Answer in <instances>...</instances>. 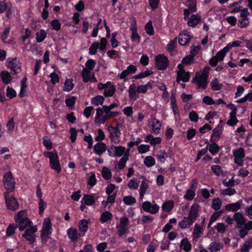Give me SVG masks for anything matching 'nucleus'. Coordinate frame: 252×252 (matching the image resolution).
Instances as JSON below:
<instances>
[{"instance_id":"obj_28","label":"nucleus","mask_w":252,"mask_h":252,"mask_svg":"<svg viewBox=\"0 0 252 252\" xmlns=\"http://www.w3.org/2000/svg\"><path fill=\"white\" fill-rule=\"evenodd\" d=\"M128 92L131 100H135L139 97V93L137 92L136 87L134 84H132L129 86Z\"/></svg>"},{"instance_id":"obj_14","label":"nucleus","mask_w":252,"mask_h":252,"mask_svg":"<svg viewBox=\"0 0 252 252\" xmlns=\"http://www.w3.org/2000/svg\"><path fill=\"white\" fill-rule=\"evenodd\" d=\"M228 52V48L224 47L210 60V64L213 66H216L219 62L223 60L226 54Z\"/></svg>"},{"instance_id":"obj_39","label":"nucleus","mask_w":252,"mask_h":252,"mask_svg":"<svg viewBox=\"0 0 252 252\" xmlns=\"http://www.w3.org/2000/svg\"><path fill=\"white\" fill-rule=\"evenodd\" d=\"M83 202L85 205L91 206L95 202L94 196L90 194H85L82 199L81 202Z\"/></svg>"},{"instance_id":"obj_25","label":"nucleus","mask_w":252,"mask_h":252,"mask_svg":"<svg viewBox=\"0 0 252 252\" xmlns=\"http://www.w3.org/2000/svg\"><path fill=\"white\" fill-rule=\"evenodd\" d=\"M194 222L189 217H185L179 222L178 226L181 229H187L189 228Z\"/></svg>"},{"instance_id":"obj_63","label":"nucleus","mask_w":252,"mask_h":252,"mask_svg":"<svg viewBox=\"0 0 252 252\" xmlns=\"http://www.w3.org/2000/svg\"><path fill=\"white\" fill-rule=\"evenodd\" d=\"M96 64L95 62L93 59H90L85 63L86 67L83 69L92 71Z\"/></svg>"},{"instance_id":"obj_29","label":"nucleus","mask_w":252,"mask_h":252,"mask_svg":"<svg viewBox=\"0 0 252 252\" xmlns=\"http://www.w3.org/2000/svg\"><path fill=\"white\" fill-rule=\"evenodd\" d=\"M199 208V206L197 204H193L190 209L188 217L194 221H195L198 217Z\"/></svg>"},{"instance_id":"obj_15","label":"nucleus","mask_w":252,"mask_h":252,"mask_svg":"<svg viewBox=\"0 0 252 252\" xmlns=\"http://www.w3.org/2000/svg\"><path fill=\"white\" fill-rule=\"evenodd\" d=\"M6 63L7 67L12 70L15 73H18L21 71V64L17 59H8Z\"/></svg>"},{"instance_id":"obj_55","label":"nucleus","mask_w":252,"mask_h":252,"mask_svg":"<svg viewBox=\"0 0 252 252\" xmlns=\"http://www.w3.org/2000/svg\"><path fill=\"white\" fill-rule=\"evenodd\" d=\"M237 114H229V119L226 122V124L229 126H234L238 122L236 118Z\"/></svg>"},{"instance_id":"obj_23","label":"nucleus","mask_w":252,"mask_h":252,"mask_svg":"<svg viewBox=\"0 0 252 252\" xmlns=\"http://www.w3.org/2000/svg\"><path fill=\"white\" fill-rule=\"evenodd\" d=\"M68 238L72 242H75L82 235L74 228L71 227L67 230Z\"/></svg>"},{"instance_id":"obj_11","label":"nucleus","mask_w":252,"mask_h":252,"mask_svg":"<svg viewBox=\"0 0 252 252\" xmlns=\"http://www.w3.org/2000/svg\"><path fill=\"white\" fill-rule=\"evenodd\" d=\"M126 148L123 146H111L107 149V152L109 156L111 157H120L126 152Z\"/></svg>"},{"instance_id":"obj_45","label":"nucleus","mask_w":252,"mask_h":252,"mask_svg":"<svg viewBox=\"0 0 252 252\" xmlns=\"http://www.w3.org/2000/svg\"><path fill=\"white\" fill-rule=\"evenodd\" d=\"M152 85L150 82H148L146 85H141L136 87L137 92L139 93L145 94L148 89H152Z\"/></svg>"},{"instance_id":"obj_26","label":"nucleus","mask_w":252,"mask_h":252,"mask_svg":"<svg viewBox=\"0 0 252 252\" xmlns=\"http://www.w3.org/2000/svg\"><path fill=\"white\" fill-rule=\"evenodd\" d=\"M223 248V244L219 242H212L208 246V249L210 252H218Z\"/></svg>"},{"instance_id":"obj_57","label":"nucleus","mask_w":252,"mask_h":252,"mask_svg":"<svg viewBox=\"0 0 252 252\" xmlns=\"http://www.w3.org/2000/svg\"><path fill=\"white\" fill-rule=\"evenodd\" d=\"M222 213V211H217L215 212L211 216L210 219V221L208 224V227H210L211 225L214 223L220 217V215Z\"/></svg>"},{"instance_id":"obj_6","label":"nucleus","mask_w":252,"mask_h":252,"mask_svg":"<svg viewBox=\"0 0 252 252\" xmlns=\"http://www.w3.org/2000/svg\"><path fill=\"white\" fill-rule=\"evenodd\" d=\"M234 157V162L239 166H242L244 164L245 150L242 147L234 149L232 151Z\"/></svg>"},{"instance_id":"obj_36","label":"nucleus","mask_w":252,"mask_h":252,"mask_svg":"<svg viewBox=\"0 0 252 252\" xmlns=\"http://www.w3.org/2000/svg\"><path fill=\"white\" fill-rule=\"evenodd\" d=\"M234 220L236 222L237 226H243L246 222L244 216L239 213H235L233 216Z\"/></svg>"},{"instance_id":"obj_38","label":"nucleus","mask_w":252,"mask_h":252,"mask_svg":"<svg viewBox=\"0 0 252 252\" xmlns=\"http://www.w3.org/2000/svg\"><path fill=\"white\" fill-rule=\"evenodd\" d=\"M129 154V149H127L126 152L124 154L123 157L120 159L118 163V168L119 169L123 168L126 164V161L128 160Z\"/></svg>"},{"instance_id":"obj_8","label":"nucleus","mask_w":252,"mask_h":252,"mask_svg":"<svg viewBox=\"0 0 252 252\" xmlns=\"http://www.w3.org/2000/svg\"><path fill=\"white\" fill-rule=\"evenodd\" d=\"M3 182L5 188L9 192L14 190L15 182L11 172H8L4 174Z\"/></svg>"},{"instance_id":"obj_42","label":"nucleus","mask_w":252,"mask_h":252,"mask_svg":"<svg viewBox=\"0 0 252 252\" xmlns=\"http://www.w3.org/2000/svg\"><path fill=\"white\" fill-rule=\"evenodd\" d=\"M252 248V237L245 241L240 249V252H249Z\"/></svg>"},{"instance_id":"obj_20","label":"nucleus","mask_w":252,"mask_h":252,"mask_svg":"<svg viewBox=\"0 0 252 252\" xmlns=\"http://www.w3.org/2000/svg\"><path fill=\"white\" fill-rule=\"evenodd\" d=\"M82 77L83 78V81L84 83L88 82L95 83L97 82V79L94 76V74L92 73L91 70L83 69L82 71Z\"/></svg>"},{"instance_id":"obj_50","label":"nucleus","mask_w":252,"mask_h":252,"mask_svg":"<svg viewBox=\"0 0 252 252\" xmlns=\"http://www.w3.org/2000/svg\"><path fill=\"white\" fill-rule=\"evenodd\" d=\"M47 36V32L44 30H40L36 33V40L37 42H42Z\"/></svg>"},{"instance_id":"obj_40","label":"nucleus","mask_w":252,"mask_h":252,"mask_svg":"<svg viewBox=\"0 0 252 252\" xmlns=\"http://www.w3.org/2000/svg\"><path fill=\"white\" fill-rule=\"evenodd\" d=\"M156 157L159 162L163 163L165 162L168 154L164 150H160L157 152Z\"/></svg>"},{"instance_id":"obj_46","label":"nucleus","mask_w":252,"mask_h":252,"mask_svg":"<svg viewBox=\"0 0 252 252\" xmlns=\"http://www.w3.org/2000/svg\"><path fill=\"white\" fill-rule=\"evenodd\" d=\"M112 214L108 212L105 211L103 212L100 217V221L101 223L106 222L111 220Z\"/></svg>"},{"instance_id":"obj_13","label":"nucleus","mask_w":252,"mask_h":252,"mask_svg":"<svg viewBox=\"0 0 252 252\" xmlns=\"http://www.w3.org/2000/svg\"><path fill=\"white\" fill-rule=\"evenodd\" d=\"M178 70L177 71V82L179 83L180 81L184 82H187L189 81L190 73L185 71L182 64H179L177 66Z\"/></svg>"},{"instance_id":"obj_10","label":"nucleus","mask_w":252,"mask_h":252,"mask_svg":"<svg viewBox=\"0 0 252 252\" xmlns=\"http://www.w3.org/2000/svg\"><path fill=\"white\" fill-rule=\"evenodd\" d=\"M148 123L152 133L155 134H158L160 133L162 124L161 122L157 119L155 116H152L149 118L148 120Z\"/></svg>"},{"instance_id":"obj_48","label":"nucleus","mask_w":252,"mask_h":252,"mask_svg":"<svg viewBox=\"0 0 252 252\" xmlns=\"http://www.w3.org/2000/svg\"><path fill=\"white\" fill-rule=\"evenodd\" d=\"M104 98L102 95H97L95 97L92 98L91 99V103L92 104L98 106L100 105H102L104 102Z\"/></svg>"},{"instance_id":"obj_2","label":"nucleus","mask_w":252,"mask_h":252,"mask_svg":"<svg viewBox=\"0 0 252 252\" xmlns=\"http://www.w3.org/2000/svg\"><path fill=\"white\" fill-rule=\"evenodd\" d=\"M210 67L205 66L202 70L196 72L193 82L198 88H205L208 84V78L209 76Z\"/></svg>"},{"instance_id":"obj_62","label":"nucleus","mask_w":252,"mask_h":252,"mask_svg":"<svg viewBox=\"0 0 252 252\" xmlns=\"http://www.w3.org/2000/svg\"><path fill=\"white\" fill-rule=\"evenodd\" d=\"M209 152L213 155H216L220 150L219 146L216 143H213L208 146Z\"/></svg>"},{"instance_id":"obj_3","label":"nucleus","mask_w":252,"mask_h":252,"mask_svg":"<svg viewBox=\"0 0 252 252\" xmlns=\"http://www.w3.org/2000/svg\"><path fill=\"white\" fill-rule=\"evenodd\" d=\"M43 155L49 158V164L51 169L56 171L57 173L61 172L62 168L57 154L53 152H45Z\"/></svg>"},{"instance_id":"obj_60","label":"nucleus","mask_w":252,"mask_h":252,"mask_svg":"<svg viewBox=\"0 0 252 252\" xmlns=\"http://www.w3.org/2000/svg\"><path fill=\"white\" fill-rule=\"evenodd\" d=\"M99 43L97 42H94L92 43L89 48V54L91 55H95L96 53L97 50L99 48Z\"/></svg>"},{"instance_id":"obj_32","label":"nucleus","mask_w":252,"mask_h":252,"mask_svg":"<svg viewBox=\"0 0 252 252\" xmlns=\"http://www.w3.org/2000/svg\"><path fill=\"white\" fill-rule=\"evenodd\" d=\"M106 145L104 143H98L94 146V152L100 156L106 151Z\"/></svg>"},{"instance_id":"obj_18","label":"nucleus","mask_w":252,"mask_h":252,"mask_svg":"<svg viewBox=\"0 0 252 252\" xmlns=\"http://www.w3.org/2000/svg\"><path fill=\"white\" fill-rule=\"evenodd\" d=\"M250 13L247 8H245L241 13H240V17L241 18L239 20L238 27L241 28L246 27L249 24V18L248 16Z\"/></svg>"},{"instance_id":"obj_21","label":"nucleus","mask_w":252,"mask_h":252,"mask_svg":"<svg viewBox=\"0 0 252 252\" xmlns=\"http://www.w3.org/2000/svg\"><path fill=\"white\" fill-rule=\"evenodd\" d=\"M137 67L136 66L130 65L127 67V69L123 70L121 74H119L118 77H119L121 79L126 81L127 80V76L131 74L135 73Z\"/></svg>"},{"instance_id":"obj_4","label":"nucleus","mask_w":252,"mask_h":252,"mask_svg":"<svg viewBox=\"0 0 252 252\" xmlns=\"http://www.w3.org/2000/svg\"><path fill=\"white\" fill-rule=\"evenodd\" d=\"M128 219L125 216L120 218V222L116 226L118 234L120 237L126 234L128 230Z\"/></svg>"},{"instance_id":"obj_17","label":"nucleus","mask_w":252,"mask_h":252,"mask_svg":"<svg viewBox=\"0 0 252 252\" xmlns=\"http://www.w3.org/2000/svg\"><path fill=\"white\" fill-rule=\"evenodd\" d=\"M37 231V226H32L28 228L25 231L23 237L26 239V240L32 243L35 241L34 233Z\"/></svg>"},{"instance_id":"obj_52","label":"nucleus","mask_w":252,"mask_h":252,"mask_svg":"<svg viewBox=\"0 0 252 252\" xmlns=\"http://www.w3.org/2000/svg\"><path fill=\"white\" fill-rule=\"evenodd\" d=\"M26 82H27L26 77H25L24 78H23V79L21 81V89H20V92L19 93V96L20 97H23L24 96H25V94L27 92V85L26 84Z\"/></svg>"},{"instance_id":"obj_47","label":"nucleus","mask_w":252,"mask_h":252,"mask_svg":"<svg viewBox=\"0 0 252 252\" xmlns=\"http://www.w3.org/2000/svg\"><path fill=\"white\" fill-rule=\"evenodd\" d=\"M74 86L73 80L72 79H67L64 82L63 90L65 92H69L73 89Z\"/></svg>"},{"instance_id":"obj_31","label":"nucleus","mask_w":252,"mask_h":252,"mask_svg":"<svg viewBox=\"0 0 252 252\" xmlns=\"http://www.w3.org/2000/svg\"><path fill=\"white\" fill-rule=\"evenodd\" d=\"M115 86L110 81L108 82V86L104 91L103 94L106 97H110L113 95L115 92Z\"/></svg>"},{"instance_id":"obj_56","label":"nucleus","mask_w":252,"mask_h":252,"mask_svg":"<svg viewBox=\"0 0 252 252\" xmlns=\"http://www.w3.org/2000/svg\"><path fill=\"white\" fill-rule=\"evenodd\" d=\"M101 174L103 178L105 180H109L112 177V173L111 171L106 167H104L102 169Z\"/></svg>"},{"instance_id":"obj_43","label":"nucleus","mask_w":252,"mask_h":252,"mask_svg":"<svg viewBox=\"0 0 252 252\" xmlns=\"http://www.w3.org/2000/svg\"><path fill=\"white\" fill-rule=\"evenodd\" d=\"M202 232V227L197 224H195L192 233L193 239H198L201 236Z\"/></svg>"},{"instance_id":"obj_51","label":"nucleus","mask_w":252,"mask_h":252,"mask_svg":"<svg viewBox=\"0 0 252 252\" xmlns=\"http://www.w3.org/2000/svg\"><path fill=\"white\" fill-rule=\"evenodd\" d=\"M139 183L140 181L136 178H133L128 182L127 186L130 189H136L139 185Z\"/></svg>"},{"instance_id":"obj_24","label":"nucleus","mask_w":252,"mask_h":252,"mask_svg":"<svg viewBox=\"0 0 252 252\" xmlns=\"http://www.w3.org/2000/svg\"><path fill=\"white\" fill-rule=\"evenodd\" d=\"M106 120V115H103V109L99 107L96 109V116L94 119V122L96 124H104Z\"/></svg>"},{"instance_id":"obj_33","label":"nucleus","mask_w":252,"mask_h":252,"mask_svg":"<svg viewBox=\"0 0 252 252\" xmlns=\"http://www.w3.org/2000/svg\"><path fill=\"white\" fill-rule=\"evenodd\" d=\"M191 38L189 33H181L179 35V43L181 45H186Z\"/></svg>"},{"instance_id":"obj_1","label":"nucleus","mask_w":252,"mask_h":252,"mask_svg":"<svg viewBox=\"0 0 252 252\" xmlns=\"http://www.w3.org/2000/svg\"><path fill=\"white\" fill-rule=\"evenodd\" d=\"M14 220L18 225V228L22 231L28 227L32 226V221L27 217V211L25 210H21L16 214L14 217Z\"/></svg>"},{"instance_id":"obj_16","label":"nucleus","mask_w":252,"mask_h":252,"mask_svg":"<svg viewBox=\"0 0 252 252\" xmlns=\"http://www.w3.org/2000/svg\"><path fill=\"white\" fill-rule=\"evenodd\" d=\"M142 207L144 211L152 214L157 213L159 209V207L157 204H152L148 201L144 202L142 203Z\"/></svg>"},{"instance_id":"obj_37","label":"nucleus","mask_w":252,"mask_h":252,"mask_svg":"<svg viewBox=\"0 0 252 252\" xmlns=\"http://www.w3.org/2000/svg\"><path fill=\"white\" fill-rule=\"evenodd\" d=\"M210 86L211 89L215 91H220L223 87V84L219 82L218 79L215 78L212 79L210 83Z\"/></svg>"},{"instance_id":"obj_19","label":"nucleus","mask_w":252,"mask_h":252,"mask_svg":"<svg viewBox=\"0 0 252 252\" xmlns=\"http://www.w3.org/2000/svg\"><path fill=\"white\" fill-rule=\"evenodd\" d=\"M196 0H188L186 2L185 4L188 7V9H185L184 10L185 20H186L190 12H194L196 11Z\"/></svg>"},{"instance_id":"obj_53","label":"nucleus","mask_w":252,"mask_h":252,"mask_svg":"<svg viewBox=\"0 0 252 252\" xmlns=\"http://www.w3.org/2000/svg\"><path fill=\"white\" fill-rule=\"evenodd\" d=\"M144 163L147 167H151L156 164V161L153 157L147 156L144 159Z\"/></svg>"},{"instance_id":"obj_64","label":"nucleus","mask_w":252,"mask_h":252,"mask_svg":"<svg viewBox=\"0 0 252 252\" xmlns=\"http://www.w3.org/2000/svg\"><path fill=\"white\" fill-rule=\"evenodd\" d=\"M17 226L15 224H10L6 229V234L7 236H10L15 233Z\"/></svg>"},{"instance_id":"obj_12","label":"nucleus","mask_w":252,"mask_h":252,"mask_svg":"<svg viewBox=\"0 0 252 252\" xmlns=\"http://www.w3.org/2000/svg\"><path fill=\"white\" fill-rule=\"evenodd\" d=\"M155 64L156 67L159 70L165 69L169 64L167 58L163 54H158L155 57Z\"/></svg>"},{"instance_id":"obj_58","label":"nucleus","mask_w":252,"mask_h":252,"mask_svg":"<svg viewBox=\"0 0 252 252\" xmlns=\"http://www.w3.org/2000/svg\"><path fill=\"white\" fill-rule=\"evenodd\" d=\"M222 205V202L219 198H214L212 201V208L216 211L219 210Z\"/></svg>"},{"instance_id":"obj_49","label":"nucleus","mask_w":252,"mask_h":252,"mask_svg":"<svg viewBox=\"0 0 252 252\" xmlns=\"http://www.w3.org/2000/svg\"><path fill=\"white\" fill-rule=\"evenodd\" d=\"M241 207V203L239 202L230 203L225 206V209L228 211H236L238 210Z\"/></svg>"},{"instance_id":"obj_59","label":"nucleus","mask_w":252,"mask_h":252,"mask_svg":"<svg viewBox=\"0 0 252 252\" xmlns=\"http://www.w3.org/2000/svg\"><path fill=\"white\" fill-rule=\"evenodd\" d=\"M194 190L189 189L187 190L186 193L184 195V198L187 200H192L195 195V193Z\"/></svg>"},{"instance_id":"obj_27","label":"nucleus","mask_w":252,"mask_h":252,"mask_svg":"<svg viewBox=\"0 0 252 252\" xmlns=\"http://www.w3.org/2000/svg\"><path fill=\"white\" fill-rule=\"evenodd\" d=\"M188 19V25L189 27H194L196 26L200 21L201 18L199 14H193L189 17H187L186 20Z\"/></svg>"},{"instance_id":"obj_34","label":"nucleus","mask_w":252,"mask_h":252,"mask_svg":"<svg viewBox=\"0 0 252 252\" xmlns=\"http://www.w3.org/2000/svg\"><path fill=\"white\" fill-rule=\"evenodd\" d=\"M89 222V220L85 219H82L79 221L78 223V228L81 232L84 233L82 235H84L85 233L87 231Z\"/></svg>"},{"instance_id":"obj_41","label":"nucleus","mask_w":252,"mask_h":252,"mask_svg":"<svg viewBox=\"0 0 252 252\" xmlns=\"http://www.w3.org/2000/svg\"><path fill=\"white\" fill-rule=\"evenodd\" d=\"M180 248L186 252H189L191 249V245L187 238H184L181 241Z\"/></svg>"},{"instance_id":"obj_44","label":"nucleus","mask_w":252,"mask_h":252,"mask_svg":"<svg viewBox=\"0 0 252 252\" xmlns=\"http://www.w3.org/2000/svg\"><path fill=\"white\" fill-rule=\"evenodd\" d=\"M174 206V201L172 200H168L164 202L162 205V209L163 211L169 212L171 211Z\"/></svg>"},{"instance_id":"obj_35","label":"nucleus","mask_w":252,"mask_h":252,"mask_svg":"<svg viewBox=\"0 0 252 252\" xmlns=\"http://www.w3.org/2000/svg\"><path fill=\"white\" fill-rule=\"evenodd\" d=\"M0 77L2 82L5 84H9L12 80V77L7 71H2L0 72Z\"/></svg>"},{"instance_id":"obj_9","label":"nucleus","mask_w":252,"mask_h":252,"mask_svg":"<svg viewBox=\"0 0 252 252\" xmlns=\"http://www.w3.org/2000/svg\"><path fill=\"white\" fill-rule=\"evenodd\" d=\"M109 132V138L113 143L115 144H119L120 142V137L121 133L118 127L109 126L107 128Z\"/></svg>"},{"instance_id":"obj_5","label":"nucleus","mask_w":252,"mask_h":252,"mask_svg":"<svg viewBox=\"0 0 252 252\" xmlns=\"http://www.w3.org/2000/svg\"><path fill=\"white\" fill-rule=\"evenodd\" d=\"M52 232V223L49 218L44 219L42 228L40 231L41 237L42 239H46Z\"/></svg>"},{"instance_id":"obj_61","label":"nucleus","mask_w":252,"mask_h":252,"mask_svg":"<svg viewBox=\"0 0 252 252\" xmlns=\"http://www.w3.org/2000/svg\"><path fill=\"white\" fill-rule=\"evenodd\" d=\"M193 57L192 55H189L184 58L182 61V63L183 65H189L193 63Z\"/></svg>"},{"instance_id":"obj_30","label":"nucleus","mask_w":252,"mask_h":252,"mask_svg":"<svg viewBox=\"0 0 252 252\" xmlns=\"http://www.w3.org/2000/svg\"><path fill=\"white\" fill-rule=\"evenodd\" d=\"M144 141L146 143H149L152 145L155 146L160 144L162 140L160 137H154L152 135L149 134L145 137Z\"/></svg>"},{"instance_id":"obj_22","label":"nucleus","mask_w":252,"mask_h":252,"mask_svg":"<svg viewBox=\"0 0 252 252\" xmlns=\"http://www.w3.org/2000/svg\"><path fill=\"white\" fill-rule=\"evenodd\" d=\"M151 183V182L150 180L146 179H144L141 182L139 189V198L140 200H143L144 196L148 190Z\"/></svg>"},{"instance_id":"obj_7","label":"nucleus","mask_w":252,"mask_h":252,"mask_svg":"<svg viewBox=\"0 0 252 252\" xmlns=\"http://www.w3.org/2000/svg\"><path fill=\"white\" fill-rule=\"evenodd\" d=\"M5 203L9 210L14 211L18 209L19 204L15 198L12 195L9 194L8 192L4 193Z\"/></svg>"},{"instance_id":"obj_54","label":"nucleus","mask_w":252,"mask_h":252,"mask_svg":"<svg viewBox=\"0 0 252 252\" xmlns=\"http://www.w3.org/2000/svg\"><path fill=\"white\" fill-rule=\"evenodd\" d=\"M177 43V39L175 38L173 40L170 41L166 46L167 50L172 55L174 51L175 46Z\"/></svg>"}]
</instances>
